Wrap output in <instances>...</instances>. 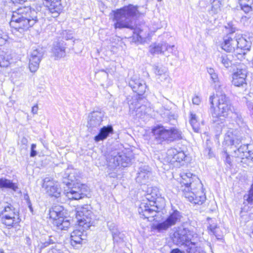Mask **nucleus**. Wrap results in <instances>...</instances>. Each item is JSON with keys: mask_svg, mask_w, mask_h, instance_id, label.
<instances>
[{"mask_svg": "<svg viewBox=\"0 0 253 253\" xmlns=\"http://www.w3.org/2000/svg\"><path fill=\"white\" fill-rule=\"evenodd\" d=\"M11 2L14 4L22 3L25 2L26 0H10Z\"/></svg>", "mask_w": 253, "mask_h": 253, "instance_id": "52", "label": "nucleus"}, {"mask_svg": "<svg viewBox=\"0 0 253 253\" xmlns=\"http://www.w3.org/2000/svg\"><path fill=\"white\" fill-rule=\"evenodd\" d=\"M104 113L100 111H93L88 115L87 127L92 129L98 127L103 121Z\"/></svg>", "mask_w": 253, "mask_h": 253, "instance_id": "18", "label": "nucleus"}, {"mask_svg": "<svg viewBox=\"0 0 253 253\" xmlns=\"http://www.w3.org/2000/svg\"><path fill=\"white\" fill-rule=\"evenodd\" d=\"M0 253H3L2 252H0Z\"/></svg>", "mask_w": 253, "mask_h": 253, "instance_id": "64", "label": "nucleus"}, {"mask_svg": "<svg viewBox=\"0 0 253 253\" xmlns=\"http://www.w3.org/2000/svg\"><path fill=\"white\" fill-rule=\"evenodd\" d=\"M247 106H248V108H249V109H250V110L253 111V102H250V101H247Z\"/></svg>", "mask_w": 253, "mask_h": 253, "instance_id": "51", "label": "nucleus"}, {"mask_svg": "<svg viewBox=\"0 0 253 253\" xmlns=\"http://www.w3.org/2000/svg\"><path fill=\"white\" fill-rule=\"evenodd\" d=\"M38 105L36 104L32 107V112L33 114H36L38 113Z\"/></svg>", "mask_w": 253, "mask_h": 253, "instance_id": "49", "label": "nucleus"}, {"mask_svg": "<svg viewBox=\"0 0 253 253\" xmlns=\"http://www.w3.org/2000/svg\"><path fill=\"white\" fill-rule=\"evenodd\" d=\"M2 31L0 30V45L3 44L6 42V38L3 37Z\"/></svg>", "mask_w": 253, "mask_h": 253, "instance_id": "47", "label": "nucleus"}, {"mask_svg": "<svg viewBox=\"0 0 253 253\" xmlns=\"http://www.w3.org/2000/svg\"><path fill=\"white\" fill-rule=\"evenodd\" d=\"M132 30H134L133 39L140 42H145L150 36L149 29L145 24L133 27Z\"/></svg>", "mask_w": 253, "mask_h": 253, "instance_id": "17", "label": "nucleus"}, {"mask_svg": "<svg viewBox=\"0 0 253 253\" xmlns=\"http://www.w3.org/2000/svg\"><path fill=\"white\" fill-rule=\"evenodd\" d=\"M28 139L25 137H23L22 138V139L20 140V151L22 153H25L27 152L28 150Z\"/></svg>", "mask_w": 253, "mask_h": 253, "instance_id": "41", "label": "nucleus"}, {"mask_svg": "<svg viewBox=\"0 0 253 253\" xmlns=\"http://www.w3.org/2000/svg\"><path fill=\"white\" fill-rule=\"evenodd\" d=\"M182 217V215L179 211L174 210L170 213L165 221L154 225L153 229L157 230L159 232L167 230L171 226L179 222Z\"/></svg>", "mask_w": 253, "mask_h": 253, "instance_id": "11", "label": "nucleus"}, {"mask_svg": "<svg viewBox=\"0 0 253 253\" xmlns=\"http://www.w3.org/2000/svg\"><path fill=\"white\" fill-rule=\"evenodd\" d=\"M131 160V153L126 154L117 150L111 152L107 157V165L111 169H115L120 166L126 167L130 164Z\"/></svg>", "mask_w": 253, "mask_h": 253, "instance_id": "7", "label": "nucleus"}, {"mask_svg": "<svg viewBox=\"0 0 253 253\" xmlns=\"http://www.w3.org/2000/svg\"><path fill=\"white\" fill-rule=\"evenodd\" d=\"M154 73L161 81L169 80L168 69L166 67L156 66L154 67Z\"/></svg>", "mask_w": 253, "mask_h": 253, "instance_id": "30", "label": "nucleus"}, {"mask_svg": "<svg viewBox=\"0 0 253 253\" xmlns=\"http://www.w3.org/2000/svg\"><path fill=\"white\" fill-rule=\"evenodd\" d=\"M236 48L241 49H248V42L240 34L236 33Z\"/></svg>", "mask_w": 253, "mask_h": 253, "instance_id": "32", "label": "nucleus"}, {"mask_svg": "<svg viewBox=\"0 0 253 253\" xmlns=\"http://www.w3.org/2000/svg\"><path fill=\"white\" fill-rule=\"evenodd\" d=\"M236 34L234 32L230 33L224 37L221 47L227 52H231L236 48Z\"/></svg>", "mask_w": 253, "mask_h": 253, "instance_id": "19", "label": "nucleus"}, {"mask_svg": "<svg viewBox=\"0 0 253 253\" xmlns=\"http://www.w3.org/2000/svg\"><path fill=\"white\" fill-rule=\"evenodd\" d=\"M193 232L187 228L179 227L172 235V239L177 245L186 246L190 243L193 237Z\"/></svg>", "mask_w": 253, "mask_h": 253, "instance_id": "12", "label": "nucleus"}, {"mask_svg": "<svg viewBox=\"0 0 253 253\" xmlns=\"http://www.w3.org/2000/svg\"><path fill=\"white\" fill-rule=\"evenodd\" d=\"M245 52H243V53H239L237 56L239 59L242 60L243 58H245Z\"/></svg>", "mask_w": 253, "mask_h": 253, "instance_id": "53", "label": "nucleus"}, {"mask_svg": "<svg viewBox=\"0 0 253 253\" xmlns=\"http://www.w3.org/2000/svg\"><path fill=\"white\" fill-rule=\"evenodd\" d=\"M216 97H217V108L214 107L213 103L214 95L210 96L209 98L211 104L210 113L212 121L214 123L220 125L224 122L225 118L231 112V105L229 98L224 92L217 91Z\"/></svg>", "mask_w": 253, "mask_h": 253, "instance_id": "3", "label": "nucleus"}, {"mask_svg": "<svg viewBox=\"0 0 253 253\" xmlns=\"http://www.w3.org/2000/svg\"><path fill=\"white\" fill-rule=\"evenodd\" d=\"M208 228L211 232H212L213 234H215V229L216 228V226L215 225H210Z\"/></svg>", "mask_w": 253, "mask_h": 253, "instance_id": "48", "label": "nucleus"}, {"mask_svg": "<svg viewBox=\"0 0 253 253\" xmlns=\"http://www.w3.org/2000/svg\"><path fill=\"white\" fill-rule=\"evenodd\" d=\"M112 225H109V228L112 232V235L113 240L116 242H120L123 241L124 235L121 233L118 229H114L111 228Z\"/></svg>", "mask_w": 253, "mask_h": 253, "instance_id": "35", "label": "nucleus"}, {"mask_svg": "<svg viewBox=\"0 0 253 253\" xmlns=\"http://www.w3.org/2000/svg\"><path fill=\"white\" fill-rule=\"evenodd\" d=\"M225 154L226 155V160H225L227 164L231 165V159H230L229 155L227 153V152H225Z\"/></svg>", "mask_w": 253, "mask_h": 253, "instance_id": "50", "label": "nucleus"}, {"mask_svg": "<svg viewBox=\"0 0 253 253\" xmlns=\"http://www.w3.org/2000/svg\"><path fill=\"white\" fill-rule=\"evenodd\" d=\"M246 77V70L238 69L233 74L232 84L236 86H241L245 83Z\"/></svg>", "mask_w": 253, "mask_h": 253, "instance_id": "22", "label": "nucleus"}, {"mask_svg": "<svg viewBox=\"0 0 253 253\" xmlns=\"http://www.w3.org/2000/svg\"><path fill=\"white\" fill-rule=\"evenodd\" d=\"M168 160L170 163L180 162L184 160L186 155L183 151L174 148L169 149L167 151Z\"/></svg>", "mask_w": 253, "mask_h": 253, "instance_id": "20", "label": "nucleus"}, {"mask_svg": "<svg viewBox=\"0 0 253 253\" xmlns=\"http://www.w3.org/2000/svg\"><path fill=\"white\" fill-rule=\"evenodd\" d=\"M15 209L8 203H3L0 204V213L1 214V222L6 226L11 227L16 223L14 211Z\"/></svg>", "mask_w": 253, "mask_h": 253, "instance_id": "10", "label": "nucleus"}, {"mask_svg": "<svg viewBox=\"0 0 253 253\" xmlns=\"http://www.w3.org/2000/svg\"><path fill=\"white\" fill-rule=\"evenodd\" d=\"M210 76H211V79L214 83H215V84L218 83V78L217 74L216 73H215Z\"/></svg>", "mask_w": 253, "mask_h": 253, "instance_id": "45", "label": "nucleus"}, {"mask_svg": "<svg viewBox=\"0 0 253 253\" xmlns=\"http://www.w3.org/2000/svg\"><path fill=\"white\" fill-rule=\"evenodd\" d=\"M29 207L30 209L31 210H32L31 206V205H29Z\"/></svg>", "mask_w": 253, "mask_h": 253, "instance_id": "63", "label": "nucleus"}, {"mask_svg": "<svg viewBox=\"0 0 253 253\" xmlns=\"http://www.w3.org/2000/svg\"><path fill=\"white\" fill-rule=\"evenodd\" d=\"M82 228L83 231L77 229L72 232L71 234V244L73 247H75L78 244H81L86 237V235L84 232L85 229L83 227Z\"/></svg>", "mask_w": 253, "mask_h": 253, "instance_id": "25", "label": "nucleus"}, {"mask_svg": "<svg viewBox=\"0 0 253 253\" xmlns=\"http://www.w3.org/2000/svg\"><path fill=\"white\" fill-rule=\"evenodd\" d=\"M233 156L241 159L240 163L244 160L245 158L250 156V151L248 150V145H242L238 148L234 150V152L232 154Z\"/></svg>", "mask_w": 253, "mask_h": 253, "instance_id": "26", "label": "nucleus"}, {"mask_svg": "<svg viewBox=\"0 0 253 253\" xmlns=\"http://www.w3.org/2000/svg\"><path fill=\"white\" fill-rule=\"evenodd\" d=\"M251 8L253 9V1H252V7H251Z\"/></svg>", "mask_w": 253, "mask_h": 253, "instance_id": "62", "label": "nucleus"}, {"mask_svg": "<svg viewBox=\"0 0 253 253\" xmlns=\"http://www.w3.org/2000/svg\"><path fill=\"white\" fill-rule=\"evenodd\" d=\"M151 176V172L148 168H141L137 173L136 181L141 184L147 183Z\"/></svg>", "mask_w": 253, "mask_h": 253, "instance_id": "24", "label": "nucleus"}, {"mask_svg": "<svg viewBox=\"0 0 253 253\" xmlns=\"http://www.w3.org/2000/svg\"><path fill=\"white\" fill-rule=\"evenodd\" d=\"M251 230H252L253 232V221L252 223V225H251Z\"/></svg>", "mask_w": 253, "mask_h": 253, "instance_id": "60", "label": "nucleus"}, {"mask_svg": "<svg viewBox=\"0 0 253 253\" xmlns=\"http://www.w3.org/2000/svg\"><path fill=\"white\" fill-rule=\"evenodd\" d=\"M233 55L231 54H222L217 58V62L221 64L225 68H228L232 65Z\"/></svg>", "mask_w": 253, "mask_h": 253, "instance_id": "29", "label": "nucleus"}, {"mask_svg": "<svg viewBox=\"0 0 253 253\" xmlns=\"http://www.w3.org/2000/svg\"><path fill=\"white\" fill-rule=\"evenodd\" d=\"M152 132L157 143H161L165 140L171 142L182 139L181 131L175 128L167 129L163 126H158L152 129Z\"/></svg>", "mask_w": 253, "mask_h": 253, "instance_id": "6", "label": "nucleus"}, {"mask_svg": "<svg viewBox=\"0 0 253 253\" xmlns=\"http://www.w3.org/2000/svg\"><path fill=\"white\" fill-rule=\"evenodd\" d=\"M207 71L208 72V73L211 75L214 73H215V71H214V70L212 68H207Z\"/></svg>", "mask_w": 253, "mask_h": 253, "instance_id": "55", "label": "nucleus"}, {"mask_svg": "<svg viewBox=\"0 0 253 253\" xmlns=\"http://www.w3.org/2000/svg\"><path fill=\"white\" fill-rule=\"evenodd\" d=\"M180 177L179 190L182 195L194 204L202 205L206 200V196L200 179L190 172L181 173Z\"/></svg>", "mask_w": 253, "mask_h": 253, "instance_id": "1", "label": "nucleus"}, {"mask_svg": "<svg viewBox=\"0 0 253 253\" xmlns=\"http://www.w3.org/2000/svg\"><path fill=\"white\" fill-rule=\"evenodd\" d=\"M76 179L75 170L68 169L63 176V182L68 187L64 192L66 196L70 200H79L86 195L84 185L79 183H72Z\"/></svg>", "mask_w": 253, "mask_h": 253, "instance_id": "5", "label": "nucleus"}, {"mask_svg": "<svg viewBox=\"0 0 253 253\" xmlns=\"http://www.w3.org/2000/svg\"><path fill=\"white\" fill-rule=\"evenodd\" d=\"M242 164L244 167H246L247 166L252 167L253 164V152H251L250 151V156L242 161Z\"/></svg>", "mask_w": 253, "mask_h": 253, "instance_id": "40", "label": "nucleus"}, {"mask_svg": "<svg viewBox=\"0 0 253 253\" xmlns=\"http://www.w3.org/2000/svg\"><path fill=\"white\" fill-rule=\"evenodd\" d=\"M224 139L227 144L231 146L235 145V147H237L236 145L239 144L241 142L234 133V130L232 129H230L227 131L225 135Z\"/></svg>", "mask_w": 253, "mask_h": 253, "instance_id": "27", "label": "nucleus"}, {"mask_svg": "<svg viewBox=\"0 0 253 253\" xmlns=\"http://www.w3.org/2000/svg\"><path fill=\"white\" fill-rule=\"evenodd\" d=\"M110 225H112V227L111 228H114V229H117L116 226H115V225L114 224V223H110V224H108V226Z\"/></svg>", "mask_w": 253, "mask_h": 253, "instance_id": "59", "label": "nucleus"}, {"mask_svg": "<svg viewBox=\"0 0 253 253\" xmlns=\"http://www.w3.org/2000/svg\"><path fill=\"white\" fill-rule=\"evenodd\" d=\"M170 253H184V252L180 251L178 249H175L172 250Z\"/></svg>", "mask_w": 253, "mask_h": 253, "instance_id": "54", "label": "nucleus"}, {"mask_svg": "<svg viewBox=\"0 0 253 253\" xmlns=\"http://www.w3.org/2000/svg\"><path fill=\"white\" fill-rule=\"evenodd\" d=\"M3 51H0V74H4L9 65V61L6 59Z\"/></svg>", "mask_w": 253, "mask_h": 253, "instance_id": "33", "label": "nucleus"}, {"mask_svg": "<svg viewBox=\"0 0 253 253\" xmlns=\"http://www.w3.org/2000/svg\"><path fill=\"white\" fill-rule=\"evenodd\" d=\"M50 218L53 219V224L56 226L57 230H66L70 226V222L67 217H64L62 208L59 206L52 207L49 210Z\"/></svg>", "mask_w": 253, "mask_h": 253, "instance_id": "9", "label": "nucleus"}, {"mask_svg": "<svg viewBox=\"0 0 253 253\" xmlns=\"http://www.w3.org/2000/svg\"><path fill=\"white\" fill-rule=\"evenodd\" d=\"M240 0V5L241 9L245 12L248 13L251 10H253V9L250 7L249 6L245 4L246 0Z\"/></svg>", "mask_w": 253, "mask_h": 253, "instance_id": "42", "label": "nucleus"}, {"mask_svg": "<svg viewBox=\"0 0 253 253\" xmlns=\"http://www.w3.org/2000/svg\"><path fill=\"white\" fill-rule=\"evenodd\" d=\"M211 4V11L212 13L216 14L221 11L222 0H210Z\"/></svg>", "mask_w": 253, "mask_h": 253, "instance_id": "34", "label": "nucleus"}, {"mask_svg": "<svg viewBox=\"0 0 253 253\" xmlns=\"http://www.w3.org/2000/svg\"><path fill=\"white\" fill-rule=\"evenodd\" d=\"M42 187L51 197L58 198L61 194V188L59 183L51 177H45L42 180Z\"/></svg>", "mask_w": 253, "mask_h": 253, "instance_id": "13", "label": "nucleus"}, {"mask_svg": "<svg viewBox=\"0 0 253 253\" xmlns=\"http://www.w3.org/2000/svg\"><path fill=\"white\" fill-rule=\"evenodd\" d=\"M252 1L253 0H246L245 4L251 8L252 7Z\"/></svg>", "mask_w": 253, "mask_h": 253, "instance_id": "56", "label": "nucleus"}, {"mask_svg": "<svg viewBox=\"0 0 253 253\" xmlns=\"http://www.w3.org/2000/svg\"><path fill=\"white\" fill-rule=\"evenodd\" d=\"M187 246V251L189 253H200L202 250L198 243L195 242H190Z\"/></svg>", "mask_w": 253, "mask_h": 253, "instance_id": "36", "label": "nucleus"}, {"mask_svg": "<svg viewBox=\"0 0 253 253\" xmlns=\"http://www.w3.org/2000/svg\"><path fill=\"white\" fill-rule=\"evenodd\" d=\"M0 188H9L12 189L14 191H16L18 186L15 183H13L11 180L1 178H0Z\"/></svg>", "mask_w": 253, "mask_h": 253, "instance_id": "31", "label": "nucleus"}, {"mask_svg": "<svg viewBox=\"0 0 253 253\" xmlns=\"http://www.w3.org/2000/svg\"><path fill=\"white\" fill-rule=\"evenodd\" d=\"M147 199L148 200H149L150 198H149V197L150 195H149V194H147Z\"/></svg>", "mask_w": 253, "mask_h": 253, "instance_id": "61", "label": "nucleus"}, {"mask_svg": "<svg viewBox=\"0 0 253 253\" xmlns=\"http://www.w3.org/2000/svg\"><path fill=\"white\" fill-rule=\"evenodd\" d=\"M65 44L63 41L54 42L52 51L56 59L64 57L66 55Z\"/></svg>", "mask_w": 253, "mask_h": 253, "instance_id": "23", "label": "nucleus"}, {"mask_svg": "<svg viewBox=\"0 0 253 253\" xmlns=\"http://www.w3.org/2000/svg\"><path fill=\"white\" fill-rule=\"evenodd\" d=\"M36 148V144H32L31 145V153H30V156L31 157H34L36 156L37 154V151L35 150Z\"/></svg>", "mask_w": 253, "mask_h": 253, "instance_id": "44", "label": "nucleus"}, {"mask_svg": "<svg viewBox=\"0 0 253 253\" xmlns=\"http://www.w3.org/2000/svg\"><path fill=\"white\" fill-rule=\"evenodd\" d=\"M160 47L162 48V53H163L165 51L169 50L170 49H171L174 47V45H169L166 43H159Z\"/></svg>", "mask_w": 253, "mask_h": 253, "instance_id": "43", "label": "nucleus"}, {"mask_svg": "<svg viewBox=\"0 0 253 253\" xmlns=\"http://www.w3.org/2000/svg\"><path fill=\"white\" fill-rule=\"evenodd\" d=\"M129 113L137 118H142L151 111L146 105H141L139 101L135 99L129 104Z\"/></svg>", "mask_w": 253, "mask_h": 253, "instance_id": "16", "label": "nucleus"}, {"mask_svg": "<svg viewBox=\"0 0 253 253\" xmlns=\"http://www.w3.org/2000/svg\"><path fill=\"white\" fill-rule=\"evenodd\" d=\"M151 194H152V198L153 199L152 201L149 202V204L142 203L138 208V212L144 218H148L149 214H152V216H155L156 215L155 212L158 210L157 206L154 205L156 204L154 200L156 199L155 197L157 194H154L153 193H151Z\"/></svg>", "mask_w": 253, "mask_h": 253, "instance_id": "14", "label": "nucleus"}, {"mask_svg": "<svg viewBox=\"0 0 253 253\" xmlns=\"http://www.w3.org/2000/svg\"><path fill=\"white\" fill-rule=\"evenodd\" d=\"M142 14L136 6L129 4L118 9L114 14L115 28L132 29L133 25L130 22L132 19L139 17Z\"/></svg>", "mask_w": 253, "mask_h": 253, "instance_id": "4", "label": "nucleus"}, {"mask_svg": "<svg viewBox=\"0 0 253 253\" xmlns=\"http://www.w3.org/2000/svg\"><path fill=\"white\" fill-rule=\"evenodd\" d=\"M190 123L194 131L195 132H199L200 131V127L197 121V116L192 113L190 114Z\"/></svg>", "mask_w": 253, "mask_h": 253, "instance_id": "37", "label": "nucleus"}, {"mask_svg": "<svg viewBox=\"0 0 253 253\" xmlns=\"http://www.w3.org/2000/svg\"><path fill=\"white\" fill-rule=\"evenodd\" d=\"M38 12L30 6L20 7L12 12L10 26L23 33L38 21Z\"/></svg>", "mask_w": 253, "mask_h": 253, "instance_id": "2", "label": "nucleus"}, {"mask_svg": "<svg viewBox=\"0 0 253 253\" xmlns=\"http://www.w3.org/2000/svg\"><path fill=\"white\" fill-rule=\"evenodd\" d=\"M160 47L159 43H153L149 47V51L152 54L162 53V48Z\"/></svg>", "mask_w": 253, "mask_h": 253, "instance_id": "38", "label": "nucleus"}, {"mask_svg": "<svg viewBox=\"0 0 253 253\" xmlns=\"http://www.w3.org/2000/svg\"><path fill=\"white\" fill-rule=\"evenodd\" d=\"M129 85L139 95H143L146 91L145 83L144 81L140 79H132L129 82Z\"/></svg>", "mask_w": 253, "mask_h": 253, "instance_id": "21", "label": "nucleus"}, {"mask_svg": "<svg viewBox=\"0 0 253 253\" xmlns=\"http://www.w3.org/2000/svg\"><path fill=\"white\" fill-rule=\"evenodd\" d=\"M113 132V128L111 126H104L100 129L99 134L94 137V140L96 142L103 140Z\"/></svg>", "mask_w": 253, "mask_h": 253, "instance_id": "28", "label": "nucleus"}, {"mask_svg": "<svg viewBox=\"0 0 253 253\" xmlns=\"http://www.w3.org/2000/svg\"><path fill=\"white\" fill-rule=\"evenodd\" d=\"M49 253H61L59 251H58L56 249H52L51 252H49Z\"/></svg>", "mask_w": 253, "mask_h": 253, "instance_id": "57", "label": "nucleus"}, {"mask_svg": "<svg viewBox=\"0 0 253 253\" xmlns=\"http://www.w3.org/2000/svg\"><path fill=\"white\" fill-rule=\"evenodd\" d=\"M192 102L194 104L199 105L201 103V99L199 96H195L192 99Z\"/></svg>", "mask_w": 253, "mask_h": 253, "instance_id": "46", "label": "nucleus"}, {"mask_svg": "<svg viewBox=\"0 0 253 253\" xmlns=\"http://www.w3.org/2000/svg\"><path fill=\"white\" fill-rule=\"evenodd\" d=\"M55 243V239L52 236H48L47 239H45L44 242H41L40 246L41 249H43L49 245L54 244Z\"/></svg>", "mask_w": 253, "mask_h": 253, "instance_id": "39", "label": "nucleus"}, {"mask_svg": "<svg viewBox=\"0 0 253 253\" xmlns=\"http://www.w3.org/2000/svg\"><path fill=\"white\" fill-rule=\"evenodd\" d=\"M211 148H207L205 150V152H208V154H209V155L210 157H211Z\"/></svg>", "mask_w": 253, "mask_h": 253, "instance_id": "58", "label": "nucleus"}, {"mask_svg": "<svg viewBox=\"0 0 253 253\" xmlns=\"http://www.w3.org/2000/svg\"><path fill=\"white\" fill-rule=\"evenodd\" d=\"M91 207L85 205L76 208V217L80 227L84 229L89 228L93 224V214L91 211Z\"/></svg>", "mask_w": 253, "mask_h": 253, "instance_id": "8", "label": "nucleus"}, {"mask_svg": "<svg viewBox=\"0 0 253 253\" xmlns=\"http://www.w3.org/2000/svg\"><path fill=\"white\" fill-rule=\"evenodd\" d=\"M43 54V49L40 47L33 49L31 52L29 66L31 72H35L39 69Z\"/></svg>", "mask_w": 253, "mask_h": 253, "instance_id": "15", "label": "nucleus"}]
</instances>
